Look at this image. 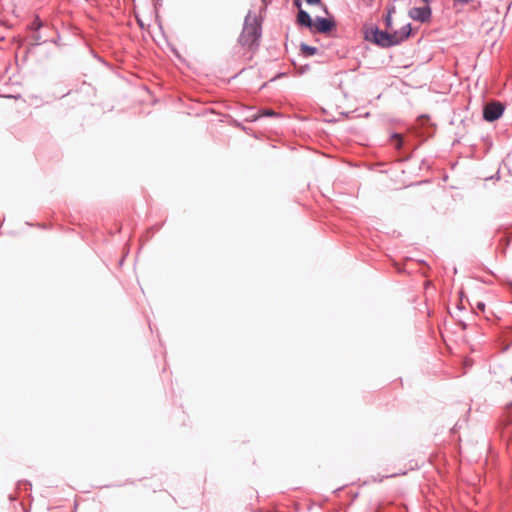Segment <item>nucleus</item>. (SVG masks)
<instances>
[{
	"label": "nucleus",
	"instance_id": "8",
	"mask_svg": "<svg viewBox=\"0 0 512 512\" xmlns=\"http://www.w3.org/2000/svg\"><path fill=\"white\" fill-rule=\"evenodd\" d=\"M300 51H301L302 55H304L305 57H311V56H314L315 54H317L318 48L315 46H310L306 43H301Z\"/></svg>",
	"mask_w": 512,
	"mask_h": 512
},
{
	"label": "nucleus",
	"instance_id": "2",
	"mask_svg": "<svg viewBox=\"0 0 512 512\" xmlns=\"http://www.w3.org/2000/svg\"><path fill=\"white\" fill-rule=\"evenodd\" d=\"M364 39L375 44L380 48H390L394 46L391 33L381 30L377 25H372L364 30Z\"/></svg>",
	"mask_w": 512,
	"mask_h": 512
},
{
	"label": "nucleus",
	"instance_id": "10",
	"mask_svg": "<svg viewBox=\"0 0 512 512\" xmlns=\"http://www.w3.org/2000/svg\"><path fill=\"white\" fill-rule=\"evenodd\" d=\"M391 142L396 149H400L403 145L402 137L398 133H394L391 135Z\"/></svg>",
	"mask_w": 512,
	"mask_h": 512
},
{
	"label": "nucleus",
	"instance_id": "12",
	"mask_svg": "<svg viewBox=\"0 0 512 512\" xmlns=\"http://www.w3.org/2000/svg\"><path fill=\"white\" fill-rule=\"evenodd\" d=\"M453 1H454L455 6H457V5L465 6V5L474 4V3H477L478 6L480 5V2L477 0H453Z\"/></svg>",
	"mask_w": 512,
	"mask_h": 512
},
{
	"label": "nucleus",
	"instance_id": "3",
	"mask_svg": "<svg viewBox=\"0 0 512 512\" xmlns=\"http://www.w3.org/2000/svg\"><path fill=\"white\" fill-rule=\"evenodd\" d=\"M505 110V105L499 101L487 103L483 107V119L487 122H493L499 119Z\"/></svg>",
	"mask_w": 512,
	"mask_h": 512
},
{
	"label": "nucleus",
	"instance_id": "15",
	"mask_svg": "<svg viewBox=\"0 0 512 512\" xmlns=\"http://www.w3.org/2000/svg\"><path fill=\"white\" fill-rule=\"evenodd\" d=\"M308 5H319L321 0H305Z\"/></svg>",
	"mask_w": 512,
	"mask_h": 512
},
{
	"label": "nucleus",
	"instance_id": "16",
	"mask_svg": "<svg viewBox=\"0 0 512 512\" xmlns=\"http://www.w3.org/2000/svg\"><path fill=\"white\" fill-rule=\"evenodd\" d=\"M294 5L298 7V10L302 9L301 8V0H294Z\"/></svg>",
	"mask_w": 512,
	"mask_h": 512
},
{
	"label": "nucleus",
	"instance_id": "5",
	"mask_svg": "<svg viewBox=\"0 0 512 512\" xmlns=\"http://www.w3.org/2000/svg\"><path fill=\"white\" fill-rule=\"evenodd\" d=\"M408 15L411 19L418 21L420 23H427L432 18V9L430 6L425 5L422 7H412Z\"/></svg>",
	"mask_w": 512,
	"mask_h": 512
},
{
	"label": "nucleus",
	"instance_id": "20",
	"mask_svg": "<svg viewBox=\"0 0 512 512\" xmlns=\"http://www.w3.org/2000/svg\"><path fill=\"white\" fill-rule=\"evenodd\" d=\"M266 1H267V0H262V2H263V3H265V4H266Z\"/></svg>",
	"mask_w": 512,
	"mask_h": 512
},
{
	"label": "nucleus",
	"instance_id": "18",
	"mask_svg": "<svg viewBox=\"0 0 512 512\" xmlns=\"http://www.w3.org/2000/svg\"><path fill=\"white\" fill-rule=\"evenodd\" d=\"M477 307H478V309L483 311L485 309V304L484 303H478Z\"/></svg>",
	"mask_w": 512,
	"mask_h": 512
},
{
	"label": "nucleus",
	"instance_id": "11",
	"mask_svg": "<svg viewBox=\"0 0 512 512\" xmlns=\"http://www.w3.org/2000/svg\"><path fill=\"white\" fill-rule=\"evenodd\" d=\"M42 26H43V23H42L41 19L39 18V16H36L30 25V29H32L34 31H38L40 28H42Z\"/></svg>",
	"mask_w": 512,
	"mask_h": 512
},
{
	"label": "nucleus",
	"instance_id": "19",
	"mask_svg": "<svg viewBox=\"0 0 512 512\" xmlns=\"http://www.w3.org/2000/svg\"><path fill=\"white\" fill-rule=\"evenodd\" d=\"M422 1L425 3V5H428V6H430V4L433 2V0H422Z\"/></svg>",
	"mask_w": 512,
	"mask_h": 512
},
{
	"label": "nucleus",
	"instance_id": "14",
	"mask_svg": "<svg viewBox=\"0 0 512 512\" xmlns=\"http://www.w3.org/2000/svg\"><path fill=\"white\" fill-rule=\"evenodd\" d=\"M33 40H34V45H41L42 43H44L45 41H42V37L39 33H36L33 35Z\"/></svg>",
	"mask_w": 512,
	"mask_h": 512
},
{
	"label": "nucleus",
	"instance_id": "13",
	"mask_svg": "<svg viewBox=\"0 0 512 512\" xmlns=\"http://www.w3.org/2000/svg\"><path fill=\"white\" fill-rule=\"evenodd\" d=\"M394 11V8L388 10V13L387 15L385 16L384 18V22H385V25L387 28H391L392 27V12Z\"/></svg>",
	"mask_w": 512,
	"mask_h": 512
},
{
	"label": "nucleus",
	"instance_id": "4",
	"mask_svg": "<svg viewBox=\"0 0 512 512\" xmlns=\"http://www.w3.org/2000/svg\"><path fill=\"white\" fill-rule=\"evenodd\" d=\"M336 27V21L333 17L317 16L314 20L313 30L314 33L329 34Z\"/></svg>",
	"mask_w": 512,
	"mask_h": 512
},
{
	"label": "nucleus",
	"instance_id": "6",
	"mask_svg": "<svg viewBox=\"0 0 512 512\" xmlns=\"http://www.w3.org/2000/svg\"><path fill=\"white\" fill-rule=\"evenodd\" d=\"M393 36V41H397L394 43V46L401 44L406 41L412 34L411 24L408 23L400 28V30L394 31L391 33Z\"/></svg>",
	"mask_w": 512,
	"mask_h": 512
},
{
	"label": "nucleus",
	"instance_id": "17",
	"mask_svg": "<svg viewBox=\"0 0 512 512\" xmlns=\"http://www.w3.org/2000/svg\"><path fill=\"white\" fill-rule=\"evenodd\" d=\"M59 40H60V36L58 35L56 39H51L50 42L58 45Z\"/></svg>",
	"mask_w": 512,
	"mask_h": 512
},
{
	"label": "nucleus",
	"instance_id": "1",
	"mask_svg": "<svg viewBox=\"0 0 512 512\" xmlns=\"http://www.w3.org/2000/svg\"><path fill=\"white\" fill-rule=\"evenodd\" d=\"M262 36L261 22L257 17L251 19L250 12L244 19L243 29L238 38V43L243 47L253 49L259 46V39Z\"/></svg>",
	"mask_w": 512,
	"mask_h": 512
},
{
	"label": "nucleus",
	"instance_id": "9",
	"mask_svg": "<svg viewBox=\"0 0 512 512\" xmlns=\"http://www.w3.org/2000/svg\"><path fill=\"white\" fill-rule=\"evenodd\" d=\"M270 116H278V114L272 110H265L263 114H261V115L253 114V115L247 117L246 120L253 122V121H257L258 119H260L262 117H270Z\"/></svg>",
	"mask_w": 512,
	"mask_h": 512
},
{
	"label": "nucleus",
	"instance_id": "7",
	"mask_svg": "<svg viewBox=\"0 0 512 512\" xmlns=\"http://www.w3.org/2000/svg\"><path fill=\"white\" fill-rule=\"evenodd\" d=\"M296 22L299 26L308 28L309 30H313L314 20L312 19L310 14L304 9L298 10Z\"/></svg>",
	"mask_w": 512,
	"mask_h": 512
}]
</instances>
